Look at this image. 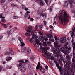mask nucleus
<instances>
[{
    "label": "nucleus",
    "mask_w": 75,
    "mask_h": 75,
    "mask_svg": "<svg viewBox=\"0 0 75 75\" xmlns=\"http://www.w3.org/2000/svg\"><path fill=\"white\" fill-rule=\"evenodd\" d=\"M71 73L72 74V75H74V73H75V72H73L72 71H71Z\"/></svg>",
    "instance_id": "48"
},
{
    "label": "nucleus",
    "mask_w": 75,
    "mask_h": 75,
    "mask_svg": "<svg viewBox=\"0 0 75 75\" xmlns=\"http://www.w3.org/2000/svg\"><path fill=\"white\" fill-rule=\"evenodd\" d=\"M59 64L60 65H62V62H60Z\"/></svg>",
    "instance_id": "52"
},
{
    "label": "nucleus",
    "mask_w": 75,
    "mask_h": 75,
    "mask_svg": "<svg viewBox=\"0 0 75 75\" xmlns=\"http://www.w3.org/2000/svg\"><path fill=\"white\" fill-rule=\"evenodd\" d=\"M49 62L50 64H51V65H52L53 64L52 63V62H51V61H49Z\"/></svg>",
    "instance_id": "49"
},
{
    "label": "nucleus",
    "mask_w": 75,
    "mask_h": 75,
    "mask_svg": "<svg viewBox=\"0 0 75 75\" xmlns=\"http://www.w3.org/2000/svg\"><path fill=\"white\" fill-rule=\"evenodd\" d=\"M6 64V61H4L3 62V64Z\"/></svg>",
    "instance_id": "57"
},
{
    "label": "nucleus",
    "mask_w": 75,
    "mask_h": 75,
    "mask_svg": "<svg viewBox=\"0 0 75 75\" xmlns=\"http://www.w3.org/2000/svg\"><path fill=\"white\" fill-rule=\"evenodd\" d=\"M40 62H38V64L36 67L37 71L38 69H39V68H40V67H41L40 66Z\"/></svg>",
    "instance_id": "20"
},
{
    "label": "nucleus",
    "mask_w": 75,
    "mask_h": 75,
    "mask_svg": "<svg viewBox=\"0 0 75 75\" xmlns=\"http://www.w3.org/2000/svg\"><path fill=\"white\" fill-rule=\"evenodd\" d=\"M43 22L45 25H46V24H47V22H46V21H43Z\"/></svg>",
    "instance_id": "46"
},
{
    "label": "nucleus",
    "mask_w": 75,
    "mask_h": 75,
    "mask_svg": "<svg viewBox=\"0 0 75 75\" xmlns=\"http://www.w3.org/2000/svg\"><path fill=\"white\" fill-rule=\"evenodd\" d=\"M39 69H40V71L42 73H44L45 72V69L43 68L42 67H40L39 68Z\"/></svg>",
    "instance_id": "19"
},
{
    "label": "nucleus",
    "mask_w": 75,
    "mask_h": 75,
    "mask_svg": "<svg viewBox=\"0 0 75 75\" xmlns=\"http://www.w3.org/2000/svg\"><path fill=\"white\" fill-rule=\"evenodd\" d=\"M17 38L18 40H19V41H20V42H21L23 41V39H22V38H21V37H17Z\"/></svg>",
    "instance_id": "26"
},
{
    "label": "nucleus",
    "mask_w": 75,
    "mask_h": 75,
    "mask_svg": "<svg viewBox=\"0 0 75 75\" xmlns=\"http://www.w3.org/2000/svg\"><path fill=\"white\" fill-rule=\"evenodd\" d=\"M54 38L56 42H57V41L58 40L60 43H65V42H66V39L64 37L60 38V40H59V38H58L57 36H55Z\"/></svg>",
    "instance_id": "5"
},
{
    "label": "nucleus",
    "mask_w": 75,
    "mask_h": 75,
    "mask_svg": "<svg viewBox=\"0 0 75 75\" xmlns=\"http://www.w3.org/2000/svg\"><path fill=\"white\" fill-rule=\"evenodd\" d=\"M43 25H40L39 26V28H40L41 29V28H42V27H43Z\"/></svg>",
    "instance_id": "40"
},
{
    "label": "nucleus",
    "mask_w": 75,
    "mask_h": 75,
    "mask_svg": "<svg viewBox=\"0 0 75 75\" xmlns=\"http://www.w3.org/2000/svg\"><path fill=\"white\" fill-rule=\"evenodd\" d=\"M59 62H61V59H59L57 60Z\"/></svg>",
    "instance_id": "59"
},
{
    "label": "nucleus",
    "mask_w": 75,
    "mask_h": 75,
    "mask_svg": "<svg viewBox=\"0 0 75 75\" xmlns=\"http://www.w3.org/2000/svg\"><path fill=\"white\" fill-rule=\"evenodd\" d=\"M56 24H57V22H54L53 23V25H56Z\"/></svg>",
    "instance_id": "47"
},
{
    "label": "nucleus",
    "mask_w": 75,
    "mask_h": 75,
    "mask_svg": "<svg viewBox=\"0 0 75 75\" xmlns=\"http://www.w3.org/2000/svg\"><path fill=\"white\" fill-rule=\"evenodd\" d=\"M69 64H72V62L69 61L68 62H66V61H65L64 62V64H66L65 65V67H67V68H70V66H69Z\"/></svg>",
    "instance_id": "13"
},
{
    "label": "nucleus",
    "mask_w": 75,
    "mask_h": 75,
    "mask_svg": "<svg viewBox=\"0 0 75 75\" xmlns=\"http://www.w3.org/2000/svg\"><path fill=\"white\" fill-rule=\"evenodd\" d=\"M48 40V39L46 38L45 39V41L42 42L43 43H41L40 42L38 39H36L35 40V41L36 42V44H38V45H40V50H41L42 52H45V53H47V50H48L50 49V47H47V41ZM43 44L44 47L43 48L42 47Z\"/></svg>",
    "instance_id": "2"
},
{
    "label": "nucleus",
    "mask_w": 75,
    "mask_h": 75,
    "mask_svg": "<svg viewBox=\"0 0 75 75\" xmlns=\"http://www.w3.org/2000/svg\"><path fill=\"white\" fill-rule=\"evenodd\" d=\"M69 19V16L67 13L64 10H62L60 13L59 17V20H61L60 23L61 24H63L64 23L65 24L66 23H67Z\"/></svg>",
    "instance_id": "4"
},
{
    "label": "nucleus",
    "mask_w": 75,
    "mask_h": 75,
    "mask_svg": "<svg viewBox=\"0 0 75 75\" xmlns=\"http://www.w3.org/2000/svg\"><path fill=\"white\" fill-rule=\"evenodd\" d=\"M52 7H50L49 8V10L51 12V11H52Z\"/></svg>",
    "instance_id": "43"
},
{
    "label": "nucleus",
    "mask_w": 75,
    "mask_h": 75,
    "mask_svg": "<svg viewBox=\"0 0 75 75\" xmlns=\"http://www.w3.org/2000/svg\"><path fill=\"white\" fill-rule=\"evenodd\" d=\"M75 57H73L72 59V64H75Z\"/></svg>",
    "instance_id": "28"
},
{
    "label": "nucleus",
    "mask_w": 75,
    "mask_h": 75,
    "mask_svg": "<svg viewBox=\"0 0 75 75\" xmlns=\"http://www.w3.org/2000/svg\"><path fill=\"white\" fill-rule=\"evenodd\" d=\"M31 66L29 64H28L26 67V69H31Z\"/></svg>",
    "instance_id": "24"
},
{
    "label": "nucleus",
    "mask_w": 75,
    "mask_h": 75,
    "mask_svg": "<svg viewBox=\"0 0 75 75\" xmlns=\"http://www.w3.org/2000/svg\"><path fill=\"white\" fill-rule=\"evenodd\" d=\"M24 51H27V48H25V47H24L23 49Z\"/></svg>",
    "instance_id": "51"
},
{
    "label": "nucleus",
    "mask_w": 75,
    "mask_h": 75,
    "mask_svg": "<svg viewBox=\"0 0 75 75\" xmlns=\"http://www.w3.org/2000/svg\"><path fill=\"white\" fill-rule=\"evenodd\" d=\"M56 67H57L59 70L60 72V75H64V74H63L62 71H63V70L62 69V67H59V64L56 63Z\"/></svg>",
    "instance_id": "9"
},
{
    "label": "nucleus",
    "mask_w": 75,
    "mask_h": 75,
    "mask_svg": "<svg viewBox=\"0 0 75 75\" xmlns=\"http://www.w3.org/2000/svg\"><path fill=\"white\" fill-rule=\"evenodd\" d=\"M21 42V47H24V46L25 45V44H24V43L23 42V41L22 42Z\"/></svg>",
    "instance_id": "30"
},
{
    "label": "nucleus",
    "mask_w": 75,
    "mask_h": 75,
    "mask_svg": "<svg viewBox=\"0 0 75 75\" xmlns=\"http://www.w3.org/2000/svg\"><path fill=\"white\" fill-rule=\"evenodd\" d=\"M12 40H15V38H12Z\"/></svg>",
    "instance_id": "61"
},
{
    "label": "nucleus",
    "mask_w": 75,
    "mask_h": 75,
    "mask_svg": "<svg viewBox=\"0 0 75 75\" xmlns=\"http://www.w3.org/2000/svg\"><path fill=\"white\" fill-rule=\"evenodd\" d=\"M28 54H29L31 52V49H29L27 52Z\"/></svg>",
    "instance_id": "41"
},
{
    "label": "nucleus",
    "mask_w": 75,
    "mask_h": 75,
    "mask_svg": "<svg viewBox=\"0 0 75 75\" xmlns=\"http://www.w3.org/2000/svg\"><path fill=\"white\" fill-rule=\"evenodd\" d=\"M1 25L2 26H4V28H7L8 27V26H7V25H6L3 23H1Z\"/></svg>",
    "instance_id": "23"
},
{
    "label": "nucleus",
    "mask_w": 75,
    "mask_h": 75,
    "mask_svg": "<svg viewBox=\"0 0 75 75\" xmlns=\"http://www.w3.org/2000/svg\"><path fill=\"white\" fill-rule=\"evenodd\" d=\"M21 8H22L23 9H25V8H26V6H25V5H22L21 6Z\"/></svg>",
    "instance_id": "31"
},
{
    "label": "nucleus",
    "mask_w": 75,
    "mask_h": 75,
    "mask_svg": "<svg viewBox=\"0 0 75 75\" xmlns=\"http://www.w3.org/2000/svg\"><path fill=\"white\" fill-rule=\"evenodd\" d=\"M3 38V36H0V40H1Z\"/></svg>",
    "instance_id": "50"
},
{
    "label": "nucleus",
    "mask_w": 75,
    "mask_h": 75,
    "mask_svg": "<svg viewBox=\"0 0 75 75\" xmlns=\"http://www.w3.org/2000/svg\"><path fill=\"white\" fill-rule=\"evenodd\" d=\"M69 2L70 4V8L74 7L75 6V2H73L72 0H69Z\"/></svg>",
    "instance_id": "11"
},
{
    "label": "nucleus",
    "mask_w": 75,
    "mask_h": 75,
    "mask_svg": "<svg viewBox=\"0 0 75 75\" xmlns=\"http://www.w3.org/2000/svg\"><path fill=\"white\" fill-rule=\"evenodd\" d=\"M6 68L8 69H11V68H12V67L11 66H7L6 67Z\"/></svg>",
    "instance_id": "36"
},
{
    "label": "nucleus",
    "mask_w": 75,
    "mask_h": 75,
    "mask_svg": "<svg viewBox=\"0 0 75 75\" xmlns=\"http://www.w3.org/2000/svg\"><path fill=\"white\" fill-rule=\"evenodd\" d=\"M30 20L31 21H33V20H34V19H33V18H32L30 19Z\"/></svg>",
    "instance_id": "53"
},
{
    "label": "nucleus",
    "mask_w": 75,
    "mask_h": 75,
    "mask_svg": "<svg viewBox=\"0 0 75 75\" xmlns=\"http://www.w3.org/2000/svg\"><path fill=\"white\" fill-rule=\"evenodd\" d=\"M3 8H5V9H6L7 8V5H6L5 6H3Z\"/></svg>",
    "instance_id": "44"
},
{
    "label": "nucleus",
    "mask_w": 75,
    "mask_h": 75,
    "mask_svg": "<svg viewBox=\"0 0 75 75\" xmlns=\"http://www.w3.org/2000/svg\"><path fill=\"white\" fill-rule=\"evenodd\" d=\"M43 13V11L42 10H40L38 11V13L39 14L40 16H42V17L44 18H45H45H46L47 15H46L45 13Z\"/></svg>",
    "instance_id": "7"
},
{
    "label": "nucleus",
    "mask_w": 75,
    "mask_h": 75,
    "mask_svg": "<svg viewBox=\"0 0 75 75\" xmlns=\"http://www.w3.org/2000/svg\"><path fill=\"white\" fill-rule=\"evenodd\" d=\"M72 12L74 13V17H75V9L74 11H71Z\"/></svg>",
    "instance_id": "42"
},
{
    "label": "nucleus",
    "mask_w": 75,
    "mask_h": 75,
    "mask_svg": "<svg viewBox=\"0 0 75 75\" xmlns=\"http://www.w3.org/2000/svg\"><path fill=\"white\" fill-rule=\"evenodd\" d=\"M45 2L46 3L47 6H50V4H51V1H46Z\"/></svg>",
    "instance_id": "21"
},
{
    "label": "nucleus",
    "mask_w": 75,
    "mask_h": 75,
    "mask_svg": "<svg viewBox=\"0 0 75 75\" xmlns=\"http://www.w3.org/2000/svg\"><path fill=\"white\" fill-rule=\"evenodd\" d=\"M10 54H11V55H14V52L13 51L11 48H9V52H6L5 53V55H10Z\"/></svg>",
    "instance_id": "8"
},
{
    "label": "nucleus",
    "mask_w": 75,
    "mask_h": 75,
    "mask_svg": "<svg viewBox=\"0 0 75 75\" xmlns=\"http://www.w3.org/2000/svg\"><path fill=\"white\" fill-rule=\"evenodd\" d=\"M66 57L67 59L69 61H70V59H71V57H70V56L67 54V56H66Z\"/></svg>",
    "instance_id": "25"
},
{
    "label": "nucleus",
    "mask_w": 75,
    "mask_h": 75,
    "mask_svg": "<svg viewBox=\"0 0 75 75\" xmlns=\"http://www.w3.org/2000/svg\"><path fill=\"white\" fill-rule=\"evenodd\" d=\"M30 60L31 61H34V57L33 56H30Z\"/></svg>",
    "instance_id": "29"
},
{
    "label": "nucleus",
    "mask_w": 75,
    "mask_h": 75,
    "mask_svg": "<svg viewBox=\"0 0 75 75\" xmlns=\"http://www.w3.org/2000/svg\"><path fill=\"white\" fill-rule=\"evenodd\" d=\"M68 44V42H66L63 47L61 49V48H59L60 45L58 44L56 42H54V44L56 48V49L55 48H53V50H54V54L57 56V58H59V57L61 56L60 54H59L60 51H62L63 53H65V52L66 50H70L71 49V48L70 47L68 48V47L67 45Z\"/></svg>",
    "instance_id": "1"
},
{
    "label": "nucleus",
    "mask_w": 75,
    "mask_h": 75,
    "mask_svg": "<svg viewBox=\"0 0 75 75\" xmlns=\"http://www.w3.org/2000/svg\"><path fill=\"white\" fill-rule=\"evenodd\" d=\"M12 59V57H8L7 59H6V61H10Z\"/></svg>",
    "instance_id": "27"
},
{
    "label": "nucleus",
    "mask_w": 75,
    "mask_h": 75,
    "mask_svg": "<svg viewBox=\"0 0 75 75\" xmlns=\"http://www.w3.org/2000/svg\"><path fill=\"white\" fill-rule=\"evenodd\" d=\"M21 70L22 72H24L25 71V68L23 66V67L21 68Z\"/></svg>",
    "instance_id": "22"
},
{
    "label": "nucleus",
    "mask_w": 75,
    "mask_h": 75,
    "mask_svg": "<svg viewBox=\"0 0 75 75\" xmlns=\"http://www.w3.org/2000/svg\"><path fill=\"white\" fill-rule=\"evenodd\" d=\"M18 62H21L19 64V67L21 68L23 67H24L23 65V62H24V61L23 60H18Z\"/></svg>",
    "instance_id": "14"
},
{
    "label": "nucleus",
    "mask_w": 75,
    "mask_h": 75,
    "mask_svg": "<svg viewBox=\"0 0 75 75\" xmlns=\"http://www.w3.org/2000/svg\"><path fill=\"white\" fill-rule=\"evenodd\" d=\"M18 51H19V52H23V51H21V52H20V50H18Z\"/></svg>",
    "instance_id": "63"
},
{
    "label": "nucleus",
    "mask_w": 75,
    "mask_h": 75,
    "mask_svg": "<svg viewBox=\"0 0 75 75\" xmlns=\"http://www.w3.org/2000/svg\"><path fill=\"white\" fill-rule=\"evenodd\" d=\"M47 37H48V38H49V41L47 43V44L48 45H51V42L50 41H51L52 42H54L55 41V40H54V39H51V38H52V36L50 35V34H47Z\"/></svg>",
    "instance_id": "6"
},
{
    "label": "nucleus",
    "mask_w": 75,
    "mask_h": 75,
    "mask_svg": "<svg viewBox=\"0 0 75 75\" xmlns=\"http://www.w3.org/2000/svg\"><path fill=\"white\" fill-rule=\"evenodd\" d=\"M40 35H41L42 36L41 37V38H40V41H42V42H44L45 41V38H46L45 39H44V38H43V36H42L43 34H42V33H40Z\"/></svg>",
    "instance_id": "18"
},
{
    "label": "nucleus",
    "mask_w": 75,
    "mask_h": 75,
    "mask_svg": "<svg viewBox=\"0 0 75 75\" xmlns=\"http://www.w3.org/2000/svg\"><path fill=\"white\" fill-rule=\"evenodd\" d=\"M45 55H46V58H47V59H50V58L51 60H54V57L53 56H52L50 57V55H49V54L47 53H45Z\"/></svg>",
    "instance_id": "10"
},
{
    "label": "nucleus",
    "mask_w": 75,
    "mask_h": 75,
    "mask_svg": "<svg viewBox=\"0 0 75 75\" xmlns=\"http://www.w3.org/2000/svg\"><path fill=\"white\" fill-rule=\"evenodd\" d=\"M6 1V0H1V3H4Z\"/></svg>",
    "instance_id": "38"
},
{
    "label": "nucleus",
    "mask_w": 75,
    "mask_h": 75,
    "mask_svg": "<svg viewBox=\"0 0 75 75\" xmlns=\"http://www.w3.org/2000/svg\"><path fill=\"white\" fill-rule=\"evenodd\" d=\"M25 62H28V60H25Z\"/></svg>",
    "instance_id": "60"
},
{
    "label": "nucleus",
    "mask_w": 75,
    "mask_h": 75,
    "mask_svg": "<svg viewBox=\"0 0 75 75\" xmlns=\"http://www.w3.org/2000/svg\"><path fill=\"white\" fill-rule=\"evenodd\" d=\"M0 18H1V22L2 23H5V22H6V20L5 19H4V18H5V17H3V15H2V14H0Z\"/></svg>",
    "instance_id": "15"
},
{
    "label": "nucleus",
    "mask_w": 75,
    "mask_h": 75,
    "mask_svg": "<svg viewBox=\"0 0 75 75\" xmlns=\"http://www.w3.org/2000/svg\"><path fill=\"white\" fill-rule=\"evenodd\" d=\"M11 6L12 7H16L17 5L16 4H11Z\"/></svg>",
    "instance_id": "35"
},
{
    "label": "nucleus",
    "mask_w": 75,
    "mask_h": 75,
    "mask_svg": "<svg viewBox=\"0 0 75 75\" xmlns=\"http://www.w3.org/2000/svg\"><path fill=\"white\" fill-rule=\"evenodd\" d=\"M10 31H11V34H13L14 32V30L13 29H11V30H10Z\"/></svg>",
    "instance_id": "33"
},
{
    "label": "nucleus",
    "mask_w": 75,
    "mask_h": 75,
    "mask_svg": "<svg viewBox=\"0 0 75 75\" xmlns=\"http://www.w3.org/2000/svg\"><path fill=\"white\" fill-rule=\"evenodd\" d=\"M32 30V27L30 26L28 28V30H26V31L27 32L26 33L25 35L26 36H28V38H27V40H28L29 39V36H31V34L32 35V38L29 40V41L30 42H35L36 43V42H35V40L36 39H38L35 38L36 37V35H34V32L33 31H31Z\"/></svg>",
    "instance_id": "3"
},
{
    "label": "nucleus",
    "mask_w": 75,
    "mask_h": 75,
    "mask_svg": "<svg viewBox=\"0 0 75 75\" xmlns=\"http://www.w3.org/2000/svg\"><path fill=\"white\" fill-rule=\"evenodd\" d=\"M45 68L46 69H47L48 68V67L47 66H45Z\"/></svg>",
    "instance_id": "56"
},
{
    "label": "nucleus",
    "mask_w": 75,
    "mask_h": 75,
    "mask_svg": "<svg viewBox=\"0 0 75 75\" xmlns=\"http://www.w3.org/2000/svg\"><path fill=\"white\" fill-rule=\"evenodd\" d=\"M38 27H39L38 25H36L35 26V29H38Z\"/></svg>",
    "instance_id": "39"
},
{
    "label": "nucleus",
    "mask_w": 75,
    "mask_h": 75,
    "mask_svg": "<svg viewBox=\"0 0 75 75\" xmlns=\"http://www.w3.org/2000/svg\"><path fill=\"white\" fill-rule=\"evenodd\" d=\"M19 17L17 16H15L13 17V19H17Z\"/></svg>",
    "instance_id": "32"
},
{
    "label": "nucleus",
    "mask_w": 75,
    "mask_h": 75,
    "mask_svg": "<svg viewBox=\"0 0 75 75\" xmlns=\"http://www.w3.org/2000/svg\"><path fill=\"white\" fill-rule=\"evenodd\" d=\"M54 60V63H55L56 64L57 63V61L55 60Z\"/></svg>",
    "instance_id": "54"
},
{
    "label": "nucleus",
    "mask_w": 75,
    "mask_h": 75,
    "mask_svg": "<svg viewBox=\"0 0 75 75\" xmlns=\"http://www.w3.org/2000/svg\"><path fill=\"white\" fill-rule=\"evenodd\" d=\"M49 27H50V28H52V29H53V28H54V27L52 25L49 26Z\"/></svg>",
    "instance_id": "45"
},
{
    "label": "nucleus",
    "mask_w": 75,
    "mask_h": 75,
    "mask_svg": "<svg viewBox=\"0 0 75 75\" xmlns=\"http://www.w3.org/2000/svg\"><path fill=\"white\" fill-rule=\"evenodd\" d=\"M7 33L8 34H9V35H11V32L10 31V30H8L7 31Z\"/></svg>",
    "instance_id": "37"
},
{
    "label": "nucleus",
    "mask_w": 75,
    "mask_h": 75,
    "mask_svg": "<svg viewBox=\"0 0 75 75\" xmlns=\"http://www.w3.org/2000/svg\"><path fill=\"white\" fill-rule=\"evenodd\" d=\"M25 9V11H28V9L27 8H26Z\"/></svg>",
    "instance_id": "55"
},
{
    "label": "nucleus",
    "mask_w": 75,
    "mask_h": 75,
    "mask_svg": "<svg viewBox=\"0 0 75 75\" xmlns=\"http://www.w3.org/2000/svg\"><path fill=\"white\" fill-rule=\"evenodd\" d=\"M1 71V67H0V72Z\"/></svg>",
    "instance_id": "62"
},
{
    "label": "nucleus",
    "mask_w": 75,
    "mask_h": 75,
    "mask_svg": "<svg viewBox=\"0 0 75 75\" xmlns=\"http://www.w3.org/2000/svg\"><path fill=\"white\" fill-rule=\"evenodd\" d=\"M36 1L38 2V3L40 2V6H44L45 4V3L42 0H36Z\"/></svg>",
    "instance_id": "16"
},
{
    "label": "nucleus",
    "mask_w": 75,
    "mask_h": 75,
    "mask_svg": "<svg viewBox=\"0 0 75 75\" xmlns=\"http://www.w3.org/2000/svg\"><path fill=\"white\" fill-rule=\"evenodd\" d=\"M10 31H11V34H13L14 32V30L13 29H11V30H10Z\"/></svg>",
    "instance_id": "34"
},
{
    "label": "nucleus",
    "mask_w": 75,
    "mask_h": 75,
    "mask_svg": "<svg viewBox=\"0 0 75 75\" xmlns=\"http://www.w3.org/2000/svg\"><path fill=\"white\" fill-rule=\"evenodd\" d=\"M63 6L66 8H67V7H68V1H64Z\"/></svg>",
    "instance_id": "17"
},
{
    "label": "nucleus",
    "mask_w": 75,
    "mask_h": 75,
    "mask_svg": "<svg viewBox=\"0 0 75 75\" xmlns=\"http://www.w3.org/2000/svg\"><path fill=\"white\" fill-rule=\"evenodd\" d=\"M54 20H56L57 19V17H56L55 18H54Z\"/></svg>",
    "instance_id": "58"
},
{
    "label": "nucleus",
    "mask_w": 75,
    "mask_h": 75,
    "mask_svg": "<svg viewBox=\"0 0 75 75\" xmlns=\"http://www.w3.org/2000/svg\"><path fill=\"white\" fill-rule=\"evenodd\" d=\"M73 64V66H74V67H75V63L74 64Z\"/></svg>",
    "instance_id": "64"
},
{
    "label": "nucleus",
    "mask_w": 75,
    "mask_h": 75,
    "mask_svg": "<svg viewBox=\"0 0 75 75\" xmlns=\"http://www.w3.org/2000/svg\"><path fill=\"white\" fill-rule=\"evenodd\" d=\"M29 13H30V11H27L26 12V13H25V17L26 18H28V19H30L31 17L30 16V14H28Z\"/></svg>",
    "instance_id": "12"
}]
</instances>
